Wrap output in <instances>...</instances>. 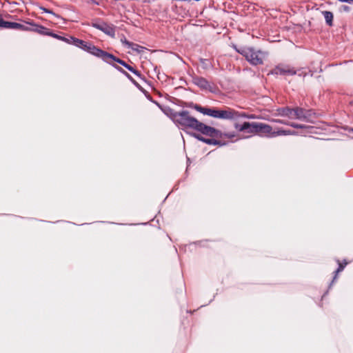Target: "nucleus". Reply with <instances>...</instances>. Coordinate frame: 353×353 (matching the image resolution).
Listing matches in <instances>:
<instances>
[{
	"mask_svg": "<svg viewBox=\"0 0 353 353\" xmlns=\"http://www.w3.org/2000/svg\"><path fill=\"white\" fill-rule=\"evenodd\" d=\"M91 26L112 38L115 37V26L112 24H108L101 19H97L92 22Z\"/></svg>",
	"mask_w": 353,
	"mask_h": 353,
	"instance_id": "20e7f679",
	"label": "nucleus"
},
{
	"mask_svg": "<svg viewBox=\"0 0 353 353\" xmlns=\"http://www.w3.org/2000/svg\"><path fill=\"white\" fill-rule=\"evenodd\" d=\"M48 36H51V37H54V38H56V39H59V40L63 41H65V42H66V41H67V39H68V38H65V37H62V36L58 35V34H55V33H53V32H50V33H48Z\"/></svg>",
	"mask_w": 353,
	"mask_h": 353,
	"instance_id": "412c9836",
	"label": "nucleus"
},
{
	"mask_svg": "<svg viewBox=\"0 0 353 353\" xmlns=\"http://www.w3.org/2000/svg\"><path fill=\"white\" fill-rule=\"evenodd\" d=\"M350 132H353V128H351V129L350 130Z\"/></svg>",
	"mask_w": 353,
	"mask_h": 353,
	"instance_id": "4c0bfd02",
	"label": "nucleus"
},
{
	"mask_svg": "<svg viewBox=\"0 0 353 353\" xmlns=\"http://www.w3.org/2000/svg\"><path fill=\"white\" fill-rule=\"evenodd\" d=\"M190 107H192L194 109H195L196 111L203 114H206L207 112H208V110L209 109V108H206V107H202L199 105H197V104H192L191 105H190Z\"/></svg>",
	"mask_w": 353,
	"mask_h": 353,
	"instance_id": "f3484780",
	"label": "nucleus"
},
{
	"mask_svg": "<svg viewBox=\"0 0 353 353\" xmlns=\"http://www.w3.org/2000/svg\"><path fill=\"white\" fill-rule=\"evenodd\" d=\"M236 50L242 54L251 64L256 65L263 63L265 53L261 51H255L252 48L241 47Z\"/></svg>",
	"mask_w": 353,
	"mask_h": 353,
	"instance_id": "7ed1b4c3",
	"label": "nucleus"
},
{
	"mask_svg": "<svg viewBox=\"0 0 353 353\" xmlns=\"http://www.w3.org/2000/svg\"><path fill=\"white\" fill-rule=\"evenodd\" d=\"M278 114L281 117H287L292 119H298L308 122L312 114L311 110H306L300 107L290 108L289 107L281 108L277 110Z\"/></svg>",
	"mask_w": 353,
	"mask_h": 353,
	"instance_id": "f03ea898",
	"label": "nucleus"
},
{
	"mask_svg": "<svg viewBox=\"0 0 353 353\" xmlns=\"http://www.w3.org/2000/svg\"><path fill=\"white\" fill-rule=\"evenodd\" d=\"M240 112L230 108L220 110L219 119L235 120L240 118Z\"/></svg>",
	"mask_w": 353,
	"mask_h": 353,
	"instance_id": "0eeeda50",
	"label": "nucleus"
},
{
	"mask_svg": "<svg viewBox=\"0 0 353 353\" xmlns=\"http://www.w3.org/2000/svg\"><path fill=\"white\" fill-rule=\"evenodd\" d=\"M219 111H220V110L213 108L212 110L210 117L219 119Z\"/></svg>",
	"mask_w": 353,
	"mask_h": 353,
	"instance_id": "a878e982",
	"label": "nucleus"
},
{
	"mask_svg": "<svg viewBox=\"0 0 353 353\" xmlns=\"http://www.w3.org/2000/svg\"><path fill=\"white\" fill-rule=\"evenodd\" d=\"M272 73L277 75H294L297 72L288 65H278L272 70Z\"/></svg>",
	"mask_w": 353,
	"mask_h": 353,
	"instance_id": "6e6552de",
	"label": "nucleus"
},
{
	"mask_svg": "<svg viewBox=\"0 0 353 353\" xmlns=\"http://www.w3.org/2000/svg\"><path fill=\"white\" fill-rule=\"evenodd\" d=\"M248 132L249 133H258V131H254L252 130V128H248V130H247Z\"/></svg>",
	"mask_w": 353,
	"mask_h": 353,
	"instance_id": "2f4dec72",
	"label": "nucleus"
},
{
	"mask_svg": "<svg viewBox=\"0 0 353 353\" xmlns=\"http://www.w3.org/2000/svg\"><path fill=\"white\" fill-rule=\"evenodd\" d=\"M286 130H281L278 131H274L272 134V137H274L276 136L285 135Z\"/></svg>",
	"mask_w": 353,
	"mask_h": 353,
	"instance_id": "5701e85b",
	"label": "nucleus"
},
{
	"mask_svg": "<svg viewBox=\"0 0 353 353\" xmlns=\"http://www.w3.org/2000/svg\"><path fill=\"white\" fill-rule=\"evenodd\" d=\"M191 135L194 137L195 139H196L197 140L200 141H202L204 143L205 141V137H202L201 134H196V133H192Z\"/></svg>",
	"mask_w": 353,
	"mask_h": 353,
	"instance_id": "393cba45",
	"label": "nucleus"
},
{
	"mask_svg": "<svg viewBox=\"0 0 353 353\" xmlns=\"http://www.w3.org/2000/svg\"><path fill=\"white\" fill-rule=\"evenodd\" d=\"M173 121L184 128H190L199 132L203 135L208 137H221L222 133L219 130L198 121L192 117L188 110L174 112L172 114Z\"/></svg>",
	"mask_w": 353,
	"mask_h": 353,
	"instance_id": "f257e3e1",
	"label": "nucleus"
},
{
	"mask_svg": "<svg viewBox=\"0 0 353 353\" xmlns=\"http://www.w3.org/2000/svg\"><path fill=\"white\" fill-rule=\"evenodd\" d=\"M41 10L44 12H46V13H49V14H53L54 16H55L56 17H59L58 15L55 14L52 10L48 9V8H41Z\"/></svg>",
	"mask_w": 353,
	"mask_h": 353,
	"instance_id": "cd10ccee",
	"label": "nucleus"
},
{
	"mask_svg": "<svg viewBox=\"0 0 353 353\" xmlns=\"http://www.w3.org/2000/svg\"><path fill=\"white\" fill-rule=\"evenodd\" d=\"M213 108H210L208 109V112L205 115H208V116H210L211 115V112H212V110Z\"/></svg>",
	"mask_w": 353,
	"mask_h": 353,
	"instance_id": "f704fd0d",
	"label": "nucleus"
},
{
	"mask_svg": "<svg viewBox=\"0 0 353 353\" xmlns=\"http://www.w3.org/2000/svg\"><path fill=\"white\" fill-rule=\"evenodd\" d=\"M121 43L125 45L128 48H130L132 50L141 53L143 51L144 48L132 42L128 41L125 37L121 39Z\"/></svg>",
	"mask_w": 353,
	"mask_h": 353,
	"instance_id": "1a4fd4ad",
	"label": "nucleus"
},
{
	"mask_svg": "<svg viewBox=\"0 0 353 353\" xmlns=\"http://www.w3.org/2000/svg\"><path fill=\"white\" fill-rule=\"evenodd\" d=\"M257 128H256L255 131H258V133L262 132L268 134H270L272 137V128L265 123H256Z\"/></svg>",
	"mask_w": 353,
	"mask_h": 353,
	"instance_id": "9b49d317",
	"label": "nucleus"
},
{
	"mask_svg": "<svg viewBox=\"0 0 353 353\" xmlns=\"http://www.w3.org/2000/svg\"><path fill=\"white\" fill-rule=\"evenodd\" d=\"M347 263H345L344 265L341 264V263H339V267L338 268L336 269V270L334 272L335 273V275L333 278V280L330 284V285L334 282V281L337 278V274L340 272H342L345 266Z\"/></svg>",
	"mask_w": 353,
	"mask_h": 353,
	"instance_id": "6ab92c4d",
	"label": "nucleus"
},
{
	"mask_svg": "<svg viewBox=\"0 0 353 353\" xmlns=\"http://www.w3.org/2000/svg\"><path fill=\"white\" fill-rule=\"evenodd\" d=\"M296 134L295 132H292L290 130H286V133H285V135H289V134Z\"/></svg>",
	"mask_w": 353,
	"mask_h": 353,
	"instance_id": "473e14b6",
	"label": "nucleus"
},
{
	"mask_svg": "<svg viewBox=\"0 0 353 353\" xmlns=\"http://www.w3.org/2000/svg\"><path fill=\"white\" fill-rule=\"evenodd\" d=\"M349 105H350V106H353V101H350V102H349Z\"/></svg>",
	"mask_w": 353,
	"mask_h": 353,
	"instance_id": "e433bc0d",
	"label": "nucleus"
},
{
	"mask_svg": "<svg viewBox=\"0 0 353 353\" xmlns=\"http://www.w3.org/2000/svg\"><path fill=\"white\" fill-rule=\"evenodd\" d=\"M221 132L222 133V137L221 138H223V137L232 138L234 137V134H233L232 133H223L221 131Z\"/></svg>",
	"mask_w": 353,
	"mask_h": 353,
	"instance_id": "c85d7f7f",
	"label": "nucleus"
},
{
	"mask_svg": "<svg viewBox=\"0 0 353 353\" xmlns=\"http://www.w3.org/2000/svg\"><path fill=\"white\" fill-rule=\"evenodd\" d=\"M12 29L19 30L21 31H29L30 30V26L26 24L14 22Z\"/></svg>",
	"mask_w": 353,
	"mask_h": 353,
	"instance_id": "2eb2a0df",
	"label": "nucleus"
},
{
	"mask_svg": "<svg viewBox=\"0 0 353 353\" xmlns=\"http://www.w3.org/2000/svg\"><path fill=\"white\" fill-rule=\"evenodd\" d=\"M288 125H290L294 128H296V129H302V128H305L304 125L299 124V123H290L289 122Z\"/></svg>",
	"mask_w": 353,
	"mask_h": 353,
	"instance_id": "b1692460",
	"label": "nucleus"
},
{
	"mask_svg": "<svg viewBox=\"0 0 353 353\" xmlns=\"http://www.w3.org/2000/svg\"><path fill=\"white\" fill-rule=\"evenodd\" d=\"M28 24L31 26L30 31L36 32L43 35H48V33H50L48 29L42 26L33 23H28Z\"/></svg>",
	"mask_w": 353,
	"mask_h": 353,
	"instance_id": "f8f14e48",
	"label": "nucleus"
},
{
	"mask_svg": "<svg viewBox=\"0 0 353 353\" xmlns=\"http://www.w3.org/2000/svg\"><path fill=\"white\" fill-rule=\"evenodd\" d=\"M91 45L92 44L90 43H88L82 40V44L80 45L79 48H81L82 50L88 52V48L90 46H91Z\"/></svg>",
	"mask_w": 353,
	"mask_h": 353,
	"instance_id": "4be33fe9",
	"label": "nucleus"
},
{
	"mask_svg": "<svg viewBox=\"0 0 353 353\" xmlns=\"http://www.w3.org/2000/svg\"><path fill=\"white\" fill-rule=\"evenodd\" d=\"M129 71L132 72V73H134L135 71H136V69H134L133 67H132L131 65L130 66V68L128 69Z\"/></svg>",
	"mask_w": 353,
	"mask_h": 353,
	"instance_id": "72a5a7b5",
	"label": "nucleus"
},
{
	"mask_svg": "<svg viewBox=\"0 0 353 353\" xmlns=\"http://www.w3.org/2000/svg\"><path fill=\"white\" fill-rule=\"evenodd\" d=\"M116 69H117L119 72L123 73L129 80H130L134 85H137V83L133 79V78L123 68L119 66H114Z\"/></svg>",
	"mask_w": 353,
	"mask_h": 353,
	"instance_id": "a211bd4d",
	"label": "nucleus"
},
{
	"mask_svg": "<svg viewBox=\"0 0 353 353\" xmlns=\"http://www.w3.org/2000/svg\"><path fill=\"white\" fill-rule=\"evenodd\" d=\"M192 82L194 85H196L203 90H208L211 92H214V87L210 83V82L207 79L202 77H193Z\"/></svg>",
	"mask_w": 353,
	"mask_h": 353,
	"instance_id": "423d86ee",
	"label": "nucleus"
},
{
	"mask_svg": "<svg viewBox=\"0 0 353 353\" xmlns=\"http://www.w3.org/2000/svg\"><path fill=\"white\" fill-rule=\"evenodd\" d=\"M88 52L97 57L101 58L103 61L107 63H110V59H113L114 57L113 54L105 52L93 45H91V46L89 47Z\"/></svg>",
	"mask_w": 353,
	"mask_h": 353,
	"instance_id": "39448f33",
	"label": "nucleus"
},
{
	"mask_svg": "<svg viewBox=\"0 0 353 353\" xmlns=\"http://www.w3.org/2000/svg\"><path fill=\"white\" fill-rule=\"evenodd\" d=\"M322 14L325 18L326 23L330 26H332V21L334 17L332 12L330 11H323Z\"/></svg>",
	"mask_w": 353,
	"mask_h": 353,
	"instance_id": "4468645a",
	"label": "nucleus"
},
{
	"mask_svg": "<svg viewBox=\"0 0 353 353\" xmlns=\"http://www.w3.org/2000/svg\"><path fill=\"white\" fill-rule=\"evenodd\" d=\"M66 43L79 48L80 45L82 44V40L70 37V38H68Z\"/></svg>",
	"mask_w": 353,
	"mask_h": 353,
	"instance_id": "dca6fc26",
	"label": "nucleus"
},
{
	"mask_svg": "<svg viewBox=\"0 0 353 353\" xmlns=\"http://www.w3.org/2000/svg\"><path fill=\"white\" fill-rule=\"evenodd\" d=\"M134 74L138 77H140L141 76V73L140 72H139L138 70H136V71L134 72Z\"/></svg>",
	"mask_w": 353,
	"mask_h": 353,
	"instance_id": "c9c22d12",
	"label": "nucleus"
},
{
	"mask_svg": "<svg viewBox=\"0 0 353 353\" xmlns=\"http://www.w3.org/2000/svg\"><path fill=\"white\" fill-rule=\"evenodd\" d=\"M240 118H248V119H255V116L254 114H246L244 112H240Z\"/></svg>",
	"mask_w": 353,
	"mask_h": 353,
	"instance_id": "bb28decb",
	"label": "nucleus"
},
{
	"mask_svg": "<svg viewBox=\"0 0 353 353\" xmlns=\"http://www.w3.org/2000/svg\"><path fill=\"white\" fill-rule=\"evenodd\" d=\"M341 10L348 12L350 11V8L347 6L343 5L341 7Z\"/></svg>",
	"mask_w": 353,
	"mask_h": 353,
	"instance_id": "c756f323",
	"label": "nucleus"
},
{
	"mask_svg": "<svg viewBox=\"0 0 353 353\" xmlns=\"http://www.w3.org/2000/svg\"><path fill=\"white\" fill-rule=\"evenodd\" d=\"M274 121L276 122V123H282V124H285V125H288V123H289V122H286V121H284L280 120V119L274 120Z\"/></svg>",
	"mask_w": 353,
	"mask_h": 353,
	"instance_id": "7c9ffc66",
	"label": "nucleus"
},
{
	"mask_svg": "<svg viewBox=\"0 0 353 353\" xmlns=\"http://www.w3.org/2000/svg\"><path fill=\"white\" fill-rule=\"evenodd\" d=\"M211 139L205 138L204 143L208 145H220L223 146L225 145V143L222 142L221 141L216 140L214 138H216L215 137H211Z\"/></svg>",
	"mask_w": 353,
	"mask_h": 353,
	"instance_id": "ddd939ff",
	"label": "nucleus"
},
{
	"mask_svg": "<svg viewBox=\"0 0 353 353\" xmlns=\"http://www.w3.org/2000/svg\"><path fill=\"white\" fill-rule=\"evenodd\" d=\"M110 60H113L117 63H119V64L122 65L123 66H124L125 68L128 69L130 68V65L128 64L127 63H125L124 61L119 59V58H117L116 57L114 56L113 59H110Z\"/></svg>",
	"mask_w": 353,
	"mask_h": 353,
	"instance_id": "aec40b11",
	"label": "nucleus"
},
{
	"mask_svg": "<svg viewBox=\"0 0 353 353\" xmlns=\"http://www.w3.org/2000/svg\"><path fill=\"white\" fill-rule=\"evenodd\" d=\"M235 128L240 131H247L248 130V128H252V130L255 131L256 128H257L256 123V122H244L243 124H239L236 123L234 125Z\"/></svg>",
	"mask_w": 353,
	"mask_h": 353,
	"instance_id": "9d476101",
	"label": "nucleus"
}]
</instances>
